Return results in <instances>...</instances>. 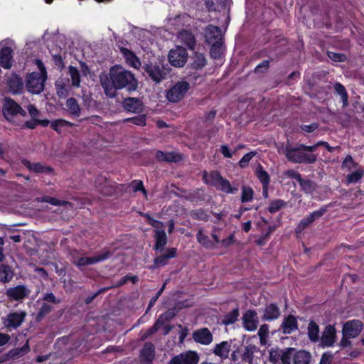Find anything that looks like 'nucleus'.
Instances as JSON below:
<instances>
[{"label":"nucleus","mask_w":364,"mask_h":364,"mask_svg":"<svg viewBox=\"0 0 364 364\" xmlns=\"http://www.w3.org/2000/svg\"><path fill=\"white\" fill-rule=\"evenodd\" d=\"M363 328V323L358 319H353L346 321L342 328V334L353 338L360 335Z\"/></svg>","instance_id":"9d476101"},{"label":"nucleus","mask_w":364,"mask_h":364,"mask_svg":"<svg viewBox=\"0 0 364 364\" xmlns=\"http://www.w3.org/2000/svg\"><path fill=\"white\" fill-rule=\"evenodd\" d=\"M44 303H50L53 304H58L60 303V299L57 298L53 292L45 293L42 297Z\"/></svg>","instance_id":"052dcab7"},{"label":"nucleus","mask_w":364,"mask_h":364,"mask_svg":"<svg viewBox=\"0 0 364 364\" xmlns=\"http://www.w3.org/2000/svg\"><path fill=\"white\" fill-rule=\"evenodd\" d=\"M262 312V320L265 321H275L281 316V311L276 303L266 304Z\"/></svg>","instance_id":"6ab92c4d"},{"label":"nucleus","mask_w":364,"mask_h":364,"mask_svg":"<svg viewBox=\"0 0 364 364\" xmlns=\"http://www.w3.org/2000/svg\"><path fill=\"white\" fill-rule=\"evenodd\" d=\"M256 346L250 344L245 346V350L242 352V361L252 364L254 358V354L257 350Z\"/></svg>","instance_id":"e433bc0d"},{"label":"nucleus","mask_w":364,"mask_h":364,"mask_svg":"<svg viewBox=\"0 0 364 364\" xmlns=\"http://www.w3.org/2000/svg\"><path fill=\"white\" fill-rule=\"evenodd\" d=\"M176 316V313L173 309H168L164 314L159 316V318L163 321V322L170 321L173 317Z\"/></svg>","instance_id":"69168bd1"},{"label":"nucleus","mask_w":364,"mask_h":364,"mask_svg":"<svg viewBox=\"0 0 364 364\" xmlns=\"http://www.w3.org/2000/svg\"><path fill=\"white\" fill-rule=\"evenodd\" d=\"M299 183L302 191L306 193H312L315 191V183L309 179H304L302 178Z\"/></svg>","instance_id":"09e8293b"},{"label":"nucleus","mask_w":364,"mask_h":364,"mask_svg":"<svg viewBox=\"0 0 364 364\" xmlns=\"http://www.w3.org/2000/svg\"><path fill=\"white\" fill-rule=\"evenodd\" d=\"M68 70L71 77L72 85L74 87H78L80 84V75L78 69L76 67L70 65Z\"/></svg>","instance_id":"de8ad7c7"},{"label":"nucleus","mask_w":364,"mask_h":364,"mask_svg":"<svg viewBox=\"0 0 364 364\" xmlns=\"http://www.w3.org/2000/svg\"><path fill=\"white\" fill-rule=\"evenodd\" d=\"M14 277V270L12 267L7 264L0 265V282L6 284L9 283Z\"/></svg>","instance_id":"c85d7f7f"},{"label":"nucleus","mask_w":364,"mask_h":364,"mask_svg":"<svg viewBox=\"0 0 364 364\" xmlns=\"http://www.w3.org/2000/svg\"><path fill=\"white\" fill-rule=\"evenodd\" d=\"M21 164L29 171L36 173H46L49 176L55 175V170L50 166L45 165L41 162L32 163L26 159H21Z\"/></svg>","instance_id":"f8f14e48"},{"label":"nucleus","mask_w":364,"mask_h":364,"mask_svg":"<svg viewBox=\"0 0 364 364\" xmlns=\"http://www.w3.org/2000/svg\"><path fill=\"white\" fill-rule=\"evenodd\" d=\"M210 185L215 186L217 188V186L219 185V182L221 181V179L223 178L220 173L218 171H211L210 173Z\"/></svg>","instance_id":"680f3d73"},{"label":"nucleus","mask_w":364,"mask_h":364,"mask_svg":"<svg viewBox=\"0 0 364 364\" xmlns=\"http://www.w3.org/2000/svg\"><path fill=\"white\" fill-rule=\"evenodd\" d=\"M286 205L287 203L284 200L274 199L270 201L267 210L270 213L273 214L284 208Z\"/></svg>","instance_id":"a18cd8bd"},{"label":"nucleus","mask_w":364,"mask_h":364,"mask_svg":"<svg viewBox=\"0 0 364 364\" xmlns=\"http://www.w3.org/2000/svg\"><path fill=\"white\" fill-rule=\"evenodd\" d=\"M101 85L107 96L114 97L117 90L125 89L129 92L135 91L138 80L130 71L114 65L110 68L109 76L101 79Z\"/></svg>","instance_id":"f257e3e1"},{"label":"nucleus","mask_w":364,"mask_h":364,"mask_svg":"<svg viewBox=\"0 0 364 364\" xmlns=\"http://www.w3.org/2000/svg\"><path fill=\"white\" fill-rule=\"evenodd\" d=\"M53 63L55 65V66H57L60 69V70H62L64 68V67H65L64 60L60 54L53 55Z\"/></svg>","instance_id":"774afa93"},{"label":"nucleus","mask_w":364,"mask_h":364,"mask_svg":"<svg viewBox=\"0 0 364 364\" xmlns=\"http://www.w3.org/2000/svg\"><path fill=\"white\" fill-rule=\"evenodd\" d=\"M177 249L175 247L168 248L164 254L156 256L153 262L152 265L149 267V269L154 270L168 264L169 259L176 257Z\"/></svg>","instance_id":"9b49d317"},{"label":"nucleus","mask_w":364,"mask_h":364,"mask_svg":"<svg viewBox=\"0 0 364 364\" xmlns=\"http://www.w3.org/2000/svg\"><path fill=\"white\" fill-rule=\"evenodd\" d=\"M30 346L28 340L26 341V343L20 348H16L10 350L7 353V356L11 359H16L26 355L30 352Z\"/></svg>","instance_id":"2f4dec72"},{"label":"nucleus","mask_w":364,"mask_h":364,"mask_svg":"<svg viewBox=\"0 0 364 364\" xmlns=\"http://www.w3.org/2000/svg\"><path fill=\"white\" fill-rule=\"evenodd\" d=\"M111 256V252L106 250L103 253L93 257H81L73 262L74 264L81 267L89 264H92L107 259Z\"/></svg>","instance_id":"4468645a"},{"label":"nucleus","mask_w":364,"mask_h":364,"mask_svg":"<svg viewBox=\"0 0 364 364\" xmlns=\"http://www.w3.org/2000/svg\"><path fill=\"white\" fill-rule=\"evenodd\" d=\"M190 214L191 218L194 220L204 222H208L210 220V215L208 214L207 211L203 208L193 210Z\"/></svg>","instance_id":"49530a36"},{"label":"nucleus","mask_w":364,"mask_h":364,"mask_svg":"<svg viewBox=\"0 0 364 364\" xmlns=\"http://www.w3.org/2000/svg\"><path fill=\"white\" fill-rule=\"evenodd\" d=\"M230 346L231 344L230 341H222L215 346L213 352L222 360H225L228 358Z\"/></svg>","instance_id":"a878e982"},{"label":"nucleus","mask_w":364,"mask_h":364,"mask_svg":"<svg viewBox=\"0 0 364 364\" xmlns=\"http://www.w3.org/2000/svg\"><path fill=\"white\" fill-rule=\"evenodd\" d=\"M312 360L311 353L306 350H297L294 354V364H310Z\"/></svg>","instance_id":"c756f323"},{"label":"nucleus","mask_w":364,"mask_h":364,"mask_svg":"<svg viewBox=\"0 0 364 364\" xmlns=\"http://www.w3.org/2000/svg\"><path fill=\"white\" fill-rule=\"evenodd\" d=\"M217 188L225 193H235L238 190L237 187H232L230 181L224 178H223L219 182V185L217 186Z\"/></svg>","instance_id":"c03bdc74"},{"label":"nucleus","mask_w":364,"mask_h":364,"mask_svg":"<svg viewBox=\"0 0 364 364\" xmlns=\"http://www.w3.org/2000/svg\"><path fill=\"white\" fill-rule=\"evenodd\" d=\"M255 155V153L253 151L248 152L245 154L242 159L239 161V166L241 168H245L248 166L250 160L253 158V156Z\"/></svg>","instance_id":"e2e57ef3"},{"label":"nucleus","mask_w":364,"mask_h":364,"mask_svg":"<svg viewBox=\"0 0 364 364\" xmlns=\"http://www.w3.org/2000/svg\"><path fill=\"white\" fill-rule=\"evenodd\" d=\"M272 60V59L269 60H264L262 62L259 63L254 69V73L255 74H264L266 73L269 67H270V62Z\"/></svg>","instance_id":"603ef678"},{"label":"nucleus","mask_w":364,"mask_h":364,"mask_svg":"<svg viewBox=\"0 0 364 364\" xmlns=\"http://www.w3.org/2000/svg\"><path fill=\"white\" fill-rule=\"evenodd\" d=\"M155 355V346L151 342H146L140 350V362L141 364H152Z\"/></svg>","instance_id":"a211bd4d"},{"label":"nucleus","mask_w":364,"mask_h":364,"mask_svg":"<svg viewBox=\"0 0 364 364\" xmlns=\"http://www.w3.org/2000/svg\"><path fill=\"white\" fill-rule=\"evenodd\" d=\"M198 354L193 350H188L173 356L170 360V364H198L199 362Z\"/></svg>","instance_id":"1a4fd4ad"},{"label":"nucleus","mask_w":364,"mask_h":364,"mask_svg":"<svg viewBox=\"0 0 364 364\" xmlns=\"http://www.w3.org/2000/svg\"><path fill=\"white\" fill-rule=\"evenodd\" d=\"M284 154L289 161L294 164H314L318 159L313 145L301 143L293 145L288 141L284 149Z\"/></svg>","instance_id":"f03ea898"},{"label":"nucleus","mask_w":364,"mask_h":364,"mask_svg":"<svg viewBox=\"0 0 364 364\" xmlns=\"http://www.w3.org/2000/svg\"><path fill=\"white\" fill-rule=\"evenodd\" d=\"M257 335L261 343H265L269 336V326L266 323L260 326Z\"/></svg>","instance_id":"4d7b16f0"},{"label":"nucleus","mask_w":364,"mask_h":364,"mask_svg":"<svg viewBox=\"0 0 364 364\" xmlns=\"http://www.w3.org/2000/svg\"><path fill=\"white\" fill-rule=\"evenodd\" d=\"M31 293V290L24 284H18L9 287L6 290L5 295L10 301L22 302Z\"/></svg>","instance_id":"0eeeda50"},{"label":"nucleus","mask_w":364,"mask_h":364,"mask_svg":"<svg viewBox=\"0 0 364 364\" xmlns=\"http://www.w3.org/2000/svg\"><path fill=\"white\" fill-rule=\"evenodd\" d=\"M327 211L326 206L321 207L320 209L311 213L306 218L301 219L297 226L294 229V232L299 237L304 230L308 228L316 220L321 218Z\"/></svg>","instance_id":"39448f33"},{"label":"nucleus","mask_w":364,"mask_h":364,"mask_svg":"<svg viewBox=\"0 0 364 364\" xmlns=\"http://www.w3.org/2000/svg\"><path fill=\"white\" fill-rule=\"evenodd\" d=\"M239 315H240L239 309H238V307H236L235 309L232 310L230 312L224 315V316L222 319V323L225 326H229V325L233 324L238 320Z\"/></svg>","instance_id":"4c0bfd02"},{"label":"nucleus","mask_w":364,"mask_h":364,"mask_svg":"<svg viewBox=\"0 0 364 364\" xmlns=\"http://www.w3.org/2000/svg\"><path fill=\"white\" fill-rule=\"evenodd\" d=\"M143 216L146 219L148 224L151 227L154 228L156 230H163V222L154 219L149 213L143 214Z\"/></svg>","instance_id":"5fc2aeb1"},{"label":"nucleus","mask_w":364,"mask_h":364,"mask_svg":"<svg viewBox=\"0 0 364 364\" xmlns=\"http://www.w3.org/2000/svg\"><path fill=\"white\" fill-rule=\"evenodd\" d=\"M154 237L155 244L154 250L162 251L167 243V235L164 230H155Z\"/></svg>","instance_id":"bb28decb"},{"label":"nucleus","mask_w":364,"mask_h":364,"mask_svg":"<svg viewBox=\"0 0 364 364\" xmlns=\"http://www.w3.org/2000/svg\"><path fill=\"white\" fill-rule=\"evenodd\" d=\"M53 310V306L48 303H43L36 314V321H42L48 314Z\"/></svg>","instance_id":"79ce46f5"},{"label":"nucleus","mask_w":364,"mask_h":364,"mask_svg":"<svg viewBox=\"0 0 364 364\" xmlns=\"http://www.w3.org/2000/svg\"><path fill=\"white\" fill-rule=\"evenodd\" d=\"M327 56L333 62L343 63L347 60V57L343 53L328 51Z\"/></svg>","instance_id":"13d9d810"},{"label":"nucleus","mask_w":364,"mask_h":364,"mask_svg":"<svg viewBox=\"0 0 364 364\" xmlns=\"http://www.w3.org/2000/svg\"><path fill=\"white\" fill-rule=\"evenodd\" d=\"M336 92L341 97L343 102V107H345L348 105V95L346 87L340 82H336L334 85Z\"/></svg>","instance_id":"a19ab883"},{"label":"nucleus","mask_w":364,"mask_h":364,"mask_svg":"<svg viewBox=\"0 0 364 364\" xmlns=\"http://www.w3.org/2000/svg\"><path fill=\"white\" fill-rule=\"evenodd\" d=\"M178 38L180 42L186 46L188 49H195L196 39L193 33L190 30L182 29L178 33Z\"/></svg>","instance_id":"5701e85b"},{"label":"nucleus","mask_w":364,"mask_h":364,"mask_svg":"<svg viewBox=\"0 0 364 364\" xmlns=\"http://www.w3.org/2000/svg\"><path fill=\"white\" fill-rule=\"evenodd\" d=\"M130 186L132 187L133 192L136 193L138 191H141L145 196H146L147 191L144 186L142 181L134 180L131 182Z\"/></svg>","instance_id":"bf43d9fd"},{"label":"nucleus","mask_w":364,"mask_h":364,"mask_svg":"<svg viewBox=\"0 0 364 364\" xmlns=\"http://www.w3.org/2000/svg\"><path fill=\"white\" fill-rule=\"evenodd\" d=\"M298 328L297 318L292 314H289L284 316L279 329L284 334L289 335L298 330Z\"/></svg>","instance_id":"412c9836"},{"label":"nucleus","mask_w":364,"mask_h":364,"mask_svg":"<svg viewBox=\"0 0 364 364\" xmlns=\"http://www.w3.org/2000/svg\"><path fill=\"white\" fill-rule=\"evenodd\" d=\"M148 76L156 83L161 82L166 76L164 66L160 63H149L143 67Z\"/></svg>","instance_id":"423d86ee"},{"label":"nucleus","mask_w":364,"mask_h":364,"mask_svg":"<svg viewBox=\"0 0 364 364\" xmlns=\"http://www.w3.org/2000/svg\"><path fill=\"white\" fill-rule=\"evenodd\" d=\"M107 183V178L104 175H98L95 179V186L104 195H110L111 191Z\"/></svg>","instance_id":"7c9ffc66"},{"label":"nucleus","mask_w":364,"mask_h":364,"mask_svg":"<svg viewBox=\"0 0 364 364\" xmlns=\"http://www.w3.org/2000/svg\"><path fill=\"white\" fill-rule=\"evenodd\" d=\"M38 75L39 74L37 73H32L30 74L27 82L28 89L33 93H39L43 88V85L38 82Z\"/></svg>","instance_id":"cd10ccee"},{"label":"nucleus","mask_w":364,"mask_h":364,"mask_svg":"<svg viewBox=\"0 0 364 364\" xmlns=\"http://www.w3.org/2000/svg\"><path fill=\"white\" fill-rule=\"evenodd\" d=\"M222 43H215L214 44L211 45L210 49V57L214 59H220L222 56L223 52H222Z\"/></svg>","instance_id":"8fccbe9b"},{"label":"nucleus","mask_w":364,"mask_h":364,"mask_svg":"<svg viewBox=\"0 0 364 364\" xmlns=\"http://www.w3.org/2000/svg\"><path fill=\"white\" fill-rule=\"evenodd\" d=\"M196 240L201 246L207 250H212L215 247V242H213L208 235L203 233L202 229L198 231Z\"/></svg>","instance_id":"72a5a7b5"},{"label":"nucleus","mask_w":364,"mask_h":364,"mask_svg":"<svg viewBox=\"0 0 364 364\" xmlns=\"http://www.w3.org/2000/svg\"><path fill=\"white\" fill-rule=\"evenodd\" d=\"M333 355L330 351L324 352L321 358L319 364H331Z\"/></svg>","instance_id":"338daca9"},{"label":"nucleus","mask_w":364,"mask_h":364,"mask_svg":"<svg viewBox=\"0 0 364 364\" xmlns=\"http://www.w3.org/2000/svg\"><path fill=\"white\" fill-rule=\"evenodd\" d=\"M168 58L171 65L176 68H181L187 62V50L182 46H176V49H172L169 51Z\"/></svg>","instance_id":"6e6552de"},{"label":"nucleus","mask_w":364,"mask_h":364,"mask_svg":"<svg viewBox=\"0 0 364 364\" xmlns=\"http://www.w3.org/2000/svg\"><path fill=\"white\" fill-rule=\"evenodd\" d=\"M193 338L195 342L202 345H209L213 340V334L208 328H202L193 333Z\"/></svg>","instance_id":"4be33fe9"},{"label":"nucleus","mask_w":364,"mask_h":364,"mask_svg":"<svg viewBox=\"0 0 364 364\" xmlns=\"http://www.w3.org/2000/svg\"><path fill=\"white\" fill-rule=\"evenodd\" d=\"M254 191L252 188L242 186L241 201L242 203L250 202L253 198Z\"/></svg>","instance_id":"864d4df0"},{"label":"nucleus","mask_w":364,"mask_h":364,"mask_svg":"<svg viewBox=\"0 0 364 364\" xmlns=\"http://www.w3.org/2000/svg\"><path fill=\"white\" fill-rule=\"evenodd\" d=\"M189 89L190 85L187 81L177 82L167 91L166 98L171 102H180Z\"/></svg>","instance_id":"20e7f679"},{"label":"nucleus","mask_w":364,"mask_h":364,"mask_svg":"<svg viewBox=\"0 0 364 364\" xmlns=\"http://www.w3.org/2000/svg\"><path fill=\"white\" fill-rule=\"evenodd\" d=\"M189 67L194 70H201L207 65L205 55L199 52H195L191 58Z\"/></svg>","instance_id":"393cba45"},{"label":"nucleus","mask_w":364,"mask_h":364,"mask_svg":"<svg viewBox=\"0 0 364 364\" xmlns=\"http://www.w3.org/2000/svg\"><path fill=\"white\" fill-rule=\"evenodd\" d=\"M74 126L73 123H71L63 119H58L51 122L50 127L60 134L61 132V128L65 127H72Z\"/></svg>","instance_id":"37998d69"},{"label":"nucleus","mask_w":364,"mask_h":364,"mask_svg":"<svg viewBox=\"0 0 364 364\" xmlns=\"http://www.w3.org/2000/svg\"><path fill=\"white\" fill-rule=\"evenodd\" d=\"M129 281L132 282L133 284H136L138 282L139 279L137 276L126 275L122 277L114 285H113V287H120L126 284Z\"/></svg>","instance_id":"6e6d98bb"},{"label":"nucleus","mask_w":364,"mask_h":364,"mask_svg":"<svg viewBox=\"0 0 364 364\" xmlns=\"http://www.w3.org/2000/svg\"><path fill=\"white\" fill-rule=\"evenodd\" d=\"M296 349L293 347L285 348L280 350V360L283 364H290L291 361L293 362L294 354H296Z\"/></svg>","instance_id":"473e14b6"},{"label":"nucleus","mask_w":364,"mask_h":364,"mask_svg":"<svg viewBox=\"0 0 364 364\" xmlns=\"http://www.w3.org/2000/svg\"><path fill=\"white\" fill-rule=\"evenodd\" d=\"M205 42L209 45H213L215 43H222L221 29L218 26L212 24L208 25L205 28Z\"/></svg>","instance_id":"aec40b11"},{"label":"nucleus","mask_w":364,"mask_h":364,"mask_svg":"<svg viewBox=\"0 0 364 364\" xmlns=\"http://www.w3.org/2000/svg\"><path fill=\"white\" fill-rule=\"evenodd\" d=\"M255 174L262 185L268 186L270 182L269 173L264 169L261 164L256 168Z\"/></svg>","instance_id":"ea45409f"},{"label":"nucleus","mask_w":364,"mask_h":364,"mask_svg":"<svg viewBox=\"0 0 364 364\" xmlns=\"http://www.w3.org/2000/svg\"><path fill=\"white\" fill-rule=\"evenodd\" d=\"M66 106L70 115L75 117H79L80 116L81 109L75 98H68L66 101Z\"/></svg>","instance_id":"c9c22d12"},{"label":"nucleus","mask_w":364,"mask_h":364,"mask_svg":"<svg viewBox=\"0 0 364 364\" xmlns=\"http://www.w3.org/2000/svg\"><path fill=\"white\" fill-rule=\"evenodd\" d=\"M26 313L23 311L9 313L4 322L7 328H16L19 327L25 320Z\"/></svg>","instance_id":"f3484780"},{"label":"nucleus","mask_w":364,"mask_h":364,"mask_svg":"<svg viewBox=\"0 0 364 364\" xmlns=\"http://www.w3.org/2000/svg\"><path fill=\"white\" fill-rule=\"evenodd\" d=\"M242 324L245 329L247 331H254L257 328L259 320L255 310L249 309L244 313Z\"/></svg>","instance_id":"2eb2a0df"},{"label":"nucleus","mask_w":364,"mask_h":364,"mask_svg":"<svg viewBox=\"0 0 364 364\" xmlns=\"http://www.w3.org/2000/svg\"><path fill=\"white\" fill-rule=\"evenodd\" d=\"M122 107L128 112L140 114L144 110V105L137 97H127L122 101Z\"/></svg>","instance_id":"dca6fc26"},{"label":"nucleus","mask_w":364,"mask_h":364,"mask_svg":"<svg viewBox=\"0 0 364 364\" xmlns=\"http://www.w3.org/2000/svg\"><path fill=\"white\" fill-rule=\"evenodd\" d=\"M4 117L8 122H12L13 118L18 114L22 117L27 115L26 112L13 99L6 97L2 108Z\"/></svg>","instance_id":"7ed1b4c3"},{"label":"nucleus","mask_w":364,"mask_h":364,"mask_svg":"<svg viewBox=\"0 0 364 364\" xmlns=\"http://www.w3.org/2000/svg\"><path fill=\"white\" fill-rule=\"evenodd\" d=\"M13 63V50L11 47L4 46L0 50V64L4 69H10Z\"/></svg>","instance_id":"b1692460"},{"label":"nucleus","mask_w":364,"mask_h":364,"mask_svg":"<svg viewBox=\"0 0 364 364\" xmlns=\"http://www.w3.org/2000/svg\"><path fill=\"white\" fill-rule=\"evenodd\" d=\"M307 334L311 342L316 343L319 340V326L313 320H311L307 327Z\"/></svg>","instance_id":"f704fd0d"},{"label":"nucleus","mask_w":364,"mask_h":364,"mask_svg":"<svg viewBox=\"0 0 364 364\" xmlns=\"http://www.w3.org/2000/svg\"><path fill=\"white\" fill-rule=\"evenodd\" d=\"M146 120L147 117L146 114H138L136 116L125 118L123 119V123L127 124L129 122L132 123L134 125L139 126V127H145L146 125Z\"/></svg>","instance_id":"58836bf2"},{"label":"nucleus","mask_w":364,"mask_h":364,"mask_svg":"<svg viewBox=\"0 0 364 364\" xmlns=\"http://www.w3.org/2000/svg\"><path fill=\"white\" fill-rule=\"evenodd\" d=\"M336 341V330L333 325H327L320 339V346L323 348L333 347Z\"/></svg>","instance_id":"ddd939ff"},{"label":"nucleus","mask_w":364,"mask_h":364,"mask_svg":"<svg viewBox=\"0 0 364 364\" xmlns=\"http://www.w3.org/2000/svg\"><path fill=\"white\" fill-rule=\"evenodd\" d=\"M364 174V170L358 169L351 173L347 175L346 181L348 183H355L359 181Z\"/></svg>","instance_id":"3c124183"},{"label":"nucleus","mask_w":364,"mask_h":364,"mask_svg":"<svg viewBox=\"0 0 364 364\" xmlns=\"http://www.w3.org/2000/svg\"><path fill=\"white\" fill-rule=\"evenodd\" d=\"M182 159L181 154L175 152H166L165 161L167 162H178Z\"/></svg>","instance_id":"0e129e2a"}]
</instances>
